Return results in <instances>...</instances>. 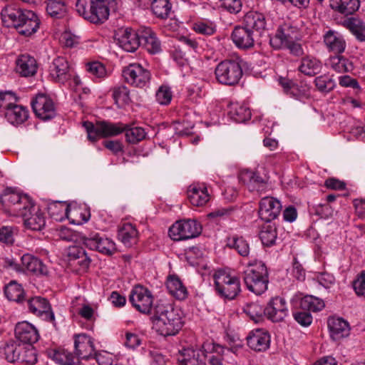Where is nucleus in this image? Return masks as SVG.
Returning <instances> with one entry per match:
<instances>
[{
  "instance_id": "obj_1",
  "label": "nucleus",
  "mask_w": 365,
  "mask_h": 365,
  "mask_svg": "<svg viewBox=\"0 0 365 365\" xmlns=\"http://www.w3.org/2000/svg\"><path fill=\"white\" fill-rule=\"evenodd\" d=\"M1 18L5 26L14 28L19 34L26 36L35 33L40 25V21L34 11L21 9L15 4L4 6L1 11Z\"/></svg>"
},
{
  "instance_id": "obj_2",
  "label": "nucleus",
  "mask_w": 365,
  "mask_h": 365,
  "mask_svg": "<svg viewBox=\"0 0 365 365\" xmlns=\"http://www.w3.org/2000/svg\"><path fill=\"white\" fill-rule=\"evenodd\" d=\"M153 327L160 335L173 336L183 325L182 313L170 304L158 302L153 307Z\"/></svg>"
},
{
  "instance_id": "obj_3",
  "label": "nucleus",
  "mask_w": 365,
  "mask_h": 365,
  "mask_svg": "<svg viewBox=\"0 0 365 365\" xmlns=\"http://www.w3.org/2000/svg\"><path fill=\"white\" fill-rule=\"evenodd\" d=\"M74 354L68 350L56 351L53 359L63 365H81V360H88L95 353L93 339L86 334L74 335Z\"/></svg>"
},
{
  "instance_id": "obj_4",
  "label": "nucleus",
  "mask_w": 365,
  "mask_h": 365,
  "mask_svg": "<svg viewBox=\"0 0 365 365\" xmlns=\"http://www.w3.org/2000/svg\"><path fill=\"white\" fill-rule=\"evenodd\" d=\"M114 0H76L75 9L84 20L95 25L105 23Z\"/></svg>"
},
{
  "instance_id": "obj_5",
  "label": "nucleus",
  "mask_w": 365,
  "mask_h": 365,
  "mask_svg": "<svg viewBox=\"0 0 365 365\" xmlns=\"http://www.w3.org/2000/svg\"><path fill=\"white\" fill-rule=\"evenodd\" d=\"M250 267L244 272L243 279L247 288L257 295L263 294L267 289L269 283V274L265 264L256 262L255 264H249Z\"/></svg>"
},
{
  "instance_id": "obj_6",
  "label": "nucleus",
  "mask_w": 365,
  "mask_h": 365,
  "mask_svg": "<svg viewBox=\"0 0 365 365\" xmlns=\"http://www.w3.org/2000/svg\"><path fill=\"white\" fill-rule=\"evenodd\" d=\"M1 202L5 212L19 216L24 210L31 207L32 200L27 195L19 192L11 187H7L1 195Z\"/></svg>"
},
{
  "instance_id": "obj_7",
  "label": "nucleus",
  "mask_w": 365,
  "mask_h": 365,
  "mask_svg": "<svg viewBox=\"0 0 365 365\" xmlns=\"http://www.w3.org/2000/svg\"><path fill=\"white\" fill-rule=\"evenodd\" d=\"M215 75L219 83L233 86L239 83L243 76V71L239 61L224 60L215 67Z\"/></svg>"
},
{
  "instance_id": "obj_8",
  "label": "nucleus",
  "mask_w": 365,
  "mask_h": 365,
  "mask_svg": "<svg viewBox=\"0 0 365 365\" xmlns=\"http://www.w3.org/2000/svg\"><path fill=\"white\" fill-rule=\"evenodd\" d=\"M83 127L88 133V138L92 142L96 141L99 137L116 136L123 133L125 129V125L123 123H112L106 120L97 121L96 124L86 121L83 123Z\"/></svg>"
},
{
  "instance_id": "obj_9",
  "label": "nucleus",
  "mask_w": 365,
  "mask_h": 365,
  "mask_svg": "<svg viewBox=\"0 0 365 365\" xmlns=\"http://www.w3.org/2000/svg\"><path fill=\"white\" fill-rule=\"evenodd\" d=\"M215 286L217 294L225 299H234L241 292L240 279L225 271L214 274Z\"/></svg>"
},
{
  "instance_id": "obj_10",
  "label": "nucleus",
  "mask_w": 365,
  "mask_h": 365,
  "mask_svg": "<svg viewBox=\"0 0 365 365\" xmlns=\"http://www.w3.org/2000/svg\"><path fill=\"white\" fill-rule=\"evenodd\" d=\"M202 232V226L195 220L177 221L169 229L171 239L175 241L185 240L197 237Z\"/></svg>"
},
{
  "instance_id": "obj_11",
  "label": "nucleus",
  "mask_w": 365,
  "mask_h": 365,
  "mask_svg": "<svg viewBox=\"0 0 365 365\" xmlns=\"http://www.w3.org/2000/svg\"><path fill=\"white\" fill-rule=\"evenodd\" d=\"M122 73L128 84L137 88L147 86L151 78L150 71L139 63H130L124 67Z\"/></svg>"
},
{
  "instance_id": "obj_12",
  "label": "nucleus",
  "mask_w": 365,
  "mask_h": 365,
  "mask_svg": "<svg viewBox=\"0 0 365 365\" xmlns=\"http://www.w3.org/2000/svg\"><path fill=\"white\" fill-rule=\"evenodd\" d=\"M129 302L138 312L143 314H150L153 307V296L146 287L137 285L130 293Z\"/></svg>"
},
{
  "instance_id": "obj_13",
  "label": "nucleus",
  "mask_w": 365,
  "mask_h": 365,
  "mask_svg": "<svg viewBox=\"0 0 365 365\" xmlns=\"http://www.w3.org/2000/svg\"><path fill=\"white\" fill-rule=\"evenodd\" d=\"M299 38L298 28L289 23H284L278 28L275 35L270 38L269 43L274 49H279L285 44L297 41Z\"/></svg>"
},
{
  "instance_id": "obj_14",
  "label": "nucleus",
  "mask_w": 365,
  "mask_h": 365,
  "mask_svg": "<svg viewBox=\"0 0 365 365\" xmlns=\"http://www.w3.org/2000/svg\"><path fill=\"white\" fill-rule=\"evenodd\" d=\"M31 105L36 115L43 120H51L56 115L52 99L46 94H37Z\"/></svg>"
},
{
  "instance_id": "obj_15",
  "label": "nucleus",
  "mask_w": 365,
  "mask_h": 365,
  "mask_svg": "<svg viewBox=\"0 0 365 365\" xmlns=\"http://www.w3.org/2000/svg\"><path fill=\"white\" fill-rule=\"evenodd\" d=\"M141 29L135 31L131 28L120 29L115 34L118 46L128 52H135L140 46Z\"/></svg>"
},
{
  "instance_id": "obj_16",
  "label": "nucleus",
  "mask_w": 365,
  "mask_h": 365,
  "mask_svg": "<svg viewBox=\"0 0 365 365\" xmlns=\"http://www.w3.org/2000/svg\"><path fill=\"white\" fill-rule=\"evenodd\" d=\"M67 261L73 272L82 273L87 271L91 259L81 247H70L67 252Z\"/></svg>"
},
{
  "instance_id": "obj_17",
  "label": "nucleus",
  "mask_w": 365,
  "mask_h": 365,
  "mask_svg": "<svg viewBox=\"0 0 365 365\" xmlns=\"http://www.w3.org/2000/svg\"><path fill=\"white\" fill-rule=\"evenodd\" d=\"M83 245L91 250L98 251L106 255H113L115 250V244L111 240L101 236L98 233L91 234L83 238Z\"/></svg>"
},
{
  "instance_id": "obj_18",
  "label": "nucleus",
  "mask_w": 365,
  "mask_h": 365,
  "mask_svg": "<svg viewBox=\"0 0 365 365\" xmlns=\"http://www.w3.org/2000/svg\"><path fill=\"white\" fill-rule=\"evenodd\" d=\"M19 216L23 217L25 227L29 230L40 231L46 225L43 212L33 202L31 203V207L24 210Z\"/></svg>"
},
{
  "instance_id": "obj_19",
  "label": "nucleus",
  "mask_w": 365,
  "mask_h": 365,
  "mask_svg": "<svg viewBox=\"0 0 365 365\" xmlns=\"http://www.w3.org/2000/svg\"><path fill=\"white\" fill-rule=\"evenodd\" d=\"M28 306L31 313L56 326L54 313L50 303L46 298L33 297L28 301Z\"/></svg>"
},
{
  "instance_id": "obj_20",
  "label": "nucleus",
  "mask_w": 365,
  "mask_h": 365,
  "mask_svg": "<svg viewBox=\"0 0 365 365\" xmlns=\"http://www.w3.org/2000/svg\"><path fill=\"white\" fill-rule=\"evenodd\" d=\"M282 210L280 202L272 197H263L259 204V216L261 220L269 222L276 219Z\"/></svg>"
},
{
  "instance_id": "obj_21",
  "label": "nucleus",
  "mask_w": 365,
  "mask_h": 365,
  "mask_svg": "<svg viewBox=\"0 0 365 365\" xmlns=\"http://www.w3.org/2000/svg\"><path fill=\"white\" fill-rule=\"evenodd\" d=\"M264 310L267 318L273 322L283 321L288 314L286 301L279 297L272 298Z\"/></svg>"
},
{
  "instance_id": "obj_22",
  "label": "nucleus",
  "mask_w": 365,
  "mask_h": 365,
  "mask_svg": "<svg viewBox=\"0 0 365 365\" xmlns=\"http://www.w3.org/2000/svg\"><path fill=\"white\" fill-rule=\"evenodd\" d=\"M256 36L255 34L243 25L236 26L231 34V38L234 44L242 50L253 48Z\"/></svg>"
},
{
  "instance_id": "obj_23",
  "label": "nucleus",
  "mask_w": 365,
  "mask_h": 365,
  "mask_svg": "<svg viewBox=\"0 0 365 365\" xmlns=\"http://www.w3.org/2000/svg\"><path fill=\"white\" fill-rule=\"evenodd\" d=\"M323 41L327 50L334 54H341L344 52L346 46L344 36L333 29H329L324 32Z\"/></svg>"
},
{
  "instance_id": "obj_24",
  "label": "nucleus",
  "mask_w": 365,
  "mask_h": 365,
  "mask_svg": "<svg viewBox=\"0 0 365 365\" xmlns=\"http://www.w3.org/2000/svg\"><path fill=\"white\" fill-rule=\"evenodd\" d=\"M242 25L255 35L260 36L266 29L267 22L263 14L251 11L245 15Z\"/></svg>"
},
{
  "instance_id": "obj_25",
  "label": "nucleus",
  "mask_w": 365,
  "mask_h": 365,
  "mask_svg": "<svg viewBox=\"0 0 365 365\" xmlns=\"http://www.w3.org/2000/svg\"><path fill=\"white\" fill-rule=\"evenodd\" d=\"M248 346L256 351H266L270 344L269 333L262 329L252 331L247 337Z\"/></svg>"
},
{
  "instance_id": "obj_26",
  "label": "nucleus",
  "mask_w": 365,
  "mask_h": 365,
  "mask_svg": "<svg viewBox=\"0 0 365 365\" xmlns=\"http://www.w3.org/2000/svg\"><path fill=\"white\" fill-rule=\"evenodd\" d=\"M22 272L28 271L37 276H46L48 274V269L38 257L30 255L24 254L21 257Z\"/></svg>"
},
{
  "instance_id": "obj_27",
  "label": "nucleus",
  "mask_w": 365,
  "mask_h": 365,
  "mask_svg": "<svg viewBox=\"0 0 365 365\" xmlns=\"http://www.w3.org/2000/svg\"><path fill=\"white\" fill-rule=\"evenodd\" d=\"M50 74L55 81L60 83H64L68 80L71 74L67 59L62 56L54 58L50 66Z\"/></svg>"
},
{
  "instance_id": "obj_28",
  "label": "nucleus",
  "mask_w": 365,
  "mask_h": 365,
  "mask_svg": "<svg viewBox=\"0 0 365 365\" xmlns=\"http://www.w3.org/2000/svg\"><path fill=\"white\" fill-rule=\"evenodd\" d=\"M16 338L24 344H31L38 340L39 334L36 329L31 324L23 322L15 327Z\"/></svg>"
},
{
  "instance_id": "obj_29",
  "label": "nucleus",
  "mask_w": 365,
  "mask_h": 365,
  "mask_svg": "<svg viewBox=\"0 0 365 365\" xmlns=\"http://www.w3.org/2000/svg\"><path fill=\"white\" fill-rule=\"evenodd\" d=\"M330 336L334 341H339L350 334L349 323L342 318L330 317L328 319Z\"/></svg>"
},
{
  "instance_id": "obj_30",
  "label": "nucleus",
  "mask_w": 365,
  "mask_h": 365,
  "mask_svg": "<svg viewBox=\"0 0 365 365\" xmlns=\"http://www.w3.org/2000/svg\"><path fill=\"white\" fill-rule=\"evenodd\" d=\"M179 365H206L205 356L201 350L184 349L178 354Z\"/></svg>"
},
{
  "instance_id": "obj_31",
  "label": "nucleus",
  "mask_w": 365,
  "mask_h": 365,
  "mask_svg": "<svg viewBox=\"0 0 365 365\" xmlns=\"http://www.w3.org/2000/svg\"><path fill=\"white\" fill-rule=\"evenodd\" d=\"M240 180L251 192H261L266 188L267 182L258 172L244 170L241 173Z\"/></svg>"
},
{
  "instance_id": "obj_32",
  "label": "nucleus",
  "mask_w": 365,
  "mask_h": 365,
  "mask_svg": "<svg viewBox=\"0 0 365 365\" xmlns=\"http://www.w3.org/2000/svg\"><path fill=\"white\" fill-rule=\"evenodd\" d=\"M16 71L21 76H34L37 71L36 59L29 54H21L16 60Z\"/></svg>"
},
{
  "instance_id": "obj_33",
  "label": "nucleus",
  "mask_w": 365,
  "mask_h": 365,
  "mask_svg": "<svg viewBox=\"0 0 365 365\" xmlns=\"http://www.w3.org/2000/svg\"><path fill=\"white\" fill-rule=\"evenodd\" d=\"M140 46L150 53L155 54L161 51V43L155 32L150 28H141Z\"/></svg>"
},
{
  "instance_id": "obj_34",
  "label": "nucleus",
  "mask_w": 365,
  "mask_h": 365,
  "mask_svg": "<svg viewBox=\"0 0 365 365\" xmlns=\"http://www.w3.org/2000/svg\"><path fill=\"white\" fill-rule=\"evenodd\" d=\"M24 346L14 340L5 342L0 347V355L9 363L19 361L20 354Z\"/></svg>"
},
{
  "instance_id": "obj_35",
  "label": "nucleus",
  "mask_w": 365,
  "mask_h": 365,
  "mask_svg": "<svg viewBox=\"0 0 365 365\" xmlns=\"http://www.w3.org/2000/svg\"><path fill=\"white\" fill-rule=\"evenodd\" d=\"M187 196L190 203L197 207L205 205L210 200L207 187L204 185H193L190 186L187 190Z\"/></svg>"
},
{
  "instance_id": "obj_36",
  "label": "nucleus",
  "mask_w": 365,
  "mask_h": 365,
  "mask_svg": "<svg viewBox=\"0 0 365 365\" xmlns=\"http://www.w3.org/2000/svg\"><path fill=\"white\" fill-rule=\"evenodd\" d=\"M322 68V62L317 58L311 56L302 57L298 66L299 71L308 76H314L319 73Z\"/></svg>"
},
{
  "instance_id": "obj_37",
  "label": "nucleus",
  "mask_w": 365,
  "mask_h": 365,
  "mask_svg": "<svg viewBox=\"0 0 365 365\" xmlns=\"http://www.w3.org/2000/svg\"><path fill=\"white\" fill-rule=\"evenodd\" d=\"M166 287L169 293L178 300H184L187 297V288L183 285L180 278L176 275L168 277Z\"/></svg>"
},
{
  "instance_id": "obj_38",
  "label": "nucleus",
  "mask_w": 365,
  "mask_h": 365,
  "mask_svg": "<svg viewBox=\"0 0 365 365\" xmlns=\"http://www.w3.org/2000/svg\"><path fill=\"white\" fill-rule=\"evenodd\" d=\"M5 118L12 125L24 123L28 118V110L23 106L14 103L5 110Z\"/></svg>"
},
{
  "instance_id": "obj_39",
  "label": "nucleus",
  "mask_w": 365,
  "mask_h": 365,
  "mask_svg": "<svg viewBox=\"0 0 365 365\" xmlns=\"http://www.w3.org/2000/svg\"><path fill=\"white\" fill-rule=\"evenodd\" d=\"M343 25L359 41H365V23L359 18L351 16L345 19Z\"/></svg>"
},
{
  "instance_id": "obj_40",
  "label": "nucleus",
  "mask_w": 365,
  "mask_h": 365,
  "mask_svg": "<svg viewBox=\"0 0 365 365\" xmlns=\"http://www.w3.org/2000/svg\"><path fill=\"white\" fill-rule=\"evenodd\" d=\"M138 232L130 223L123 224L118 230V237L126 247H130L137 242Z\"/></svg>"
},
{
  "instance_id": "obj_41",
  "label": "nucleus",
  "mask_w": 365,
  "mask_h": 365,
  "mask_svg": "<svg viewBox=\"0 0 365 365\" xmlns=\"http://www.w3.org/2000/svg\"><path fill=\"white\" fill-rule=\"evenodd\" d=\"M294 306L302 310H307L309 312H318L324 307V302L317 297L307 295L296 301Z\"/></svg>"
},
{
  "instance_id": "obj_42",
  "label": "nucleus",
  "mask_w": 365,
  "mask_h": 365,
  "mask_svg": "<svg viewBox=\"0 0 365 365\" xmlns=\"http://www.w3.org/2000/svg\"><path fill=\"white\" fill-rule=\"evenodd\" d=\"M125 129L123 133L128 143L136 145L146 138L147 132L143 128L131 124H125Z\"/></svg>"
},
{
  "instance_id": "obj_43",
  "label": "nucleus",
  "mask_w": 365,
  "mask_h": 365,
  "mask_svg": "<svg viewBox=\"0 0 365 365\" xmlns=\"http://www.w3.org/2000/svg\"><path fill=\"white\" fill-rule=\"evenodd\" d=\"M329 66L338 73H346L354 68L353 63L341 54H335L328 59Z\"/></svg>"
},
{
  "instance_id": "obj_44",
  "label": "nucleus",
  "mask_w": 365,
  "mask_h": 365,
  "mask_svg": "<svg viewBox=\"0 0 365 365\" xmlns=\"http://www.w3.org/2000/svg\"><path fill=\"white\" fill-rule=\"evenodd\" d=\"M259 238L265 247H271L276 244L277 229L274 224L264 225L259 232Z\"/></svg>"
},
{
  "instance_id": "obj_45",
  "label": "nucleus",
  "mask_w": 365,
  "mask_h": 365,
  "mask_svg": "<svg viewBox=\"0 0 365 365\" xmlns=\"http://www.w3.org/2000/svg\"><path fill=\"white\" fill-rule=\"evenodd\" d=\"M70 206L66 202H52L48 205V212L51 217L56 220H61L64 217H68Z\"/></svg>"
},
{
  "instance_id": "obj_46",
  "label": "nucleus",
  "mask_w": 365,
  "mask_h": 365,
  "mask_svg": "<svg viewBox=\"0 0 365 365\" xmlns=\"http://www.w3.org/2000/svg\"><path fill=\"white\" fill-rule=\"evenodd\" d=\"M227 246L235 249L242 257H247L250 254V245L242 237L237 235L229 237L227 240Z\"/></svg>"
},
{
  "instance_id": "obj_47",
  "label": "nucleus",
  "mask_w": 365,
  "mask_h": 365,
  "mask_svg": "<svg viewBox=\"0 0 365 365\" xmlns=\"http://www.w3.org/2000/svg\"><path fill=\"white\" fill-rule=\"evenodd\" d=\"M4 294L9 301L21 302L24 299V289L15 281H11L5 287Z\"/></svg>"
},
{
  "instance_id": "obj_48",
  "label": "nucleus",
  "mask_w": 365,
  "mask_h": 365,
  "mask_svg": "<svg viewBox=\"0 0 365 365\" xmlns=\"http://www.w3.org/2000/svg\"><path fill=\"white\" fill-rule=\"evenodd\" d=\"M202 353L205 354V358L207 357V354L212 355L216 354H227L228 352L236 353L237 351V347L227 348L224 347L218 344L214 343L212 341H206L202 346Z\"/></svg>"
},
{
  "instance_id": "obj_49",
  "label": "nucleus",
  "mask_w": 365,
  "mask_h": 365,
  "mask_svg": "<svg viewBox=\"0 0 365 365\" xmlns=\"http://www.w3.org/2000/svg\"><path fill=\"white\" fill-rule=\"evenodd\" d=\"M230 118L237 123H244L251 118L250 108L244 105H232L229 112Z\"/></svg>"
},
{
  "instance_id": "obj_50",
  "label": "nucleus",
  "mask_w": 365,
  "mask_h": 365,
  "mask_svg": "<svg viewBox=\"0 0 365 365\" xmlns=\"http://www.w3.org/2000/svg\"><path fill=\"white\" fill-rule=\"evenodd\" d=\"M242 310L244 313L255 322L261 321L263 316H265L264 308L257 302L247 303L243 307Z\"/></svg>"
},
{
  "instance_id": "obj_51",
  "label": "nucleus",
  "mask_w": 365,
  "mask_h": 365,
  "mask_svg": "<svg viewBox=\"0 0 365 365\" xmlns=\"http://www.w3.org/2000/svg\"><path fill=\"white\" fill-rule=\"evenodd\" d=\"M152 11L160 19H166L169 16L172 4L169 0H153L152 2Z\"/></svg>"
},
{
  "instance_id": "obj_52",
  "label": "nucleus",
  "mask_w": 365,
  "mask_h": 365,
  "mask_svg": "<svg viewBox=\"0 0 365 365\" xmlns=\"http://www.w3.org/2000/svg\"><path fill=\"white\" fill-rule=\"evenodd\" d=\"M47 13L52 17L60 19L67 12V6L62 1L50 0L46 6Z\"/></svg>"
},
{
  "instance_id": "obj_53",
  "label": "nucleus",
  "mask_w": 365,
  "mask_h": 365,
  "mask_svg": "<svg viewBox=\"0 0 365 365\" xmlns=\"http://www.w3.org/2000/svg\"><path fill=\"white\" fill-rule=\"evenodd\" d=\"M359 6V0H339L336 8L339 12L348 16L356 11Z\"/></svg>"
},
{
  "instance_id": "obj_54",
  "label": "nucleus",
  "mask_w": 365,
  "mask_h": 365,
  "mask_svg": "<svg viewBox=\"0 0 365 365\" xmlns=\"http://www.w3.org/2000/svg\"><path fill=\"white\" fill-rule=\"evenodd\" d=\"M314 84L317 88L322 93H329L336 86L335 81L326 75L317 77L314 79Z\"/></svg>"
},
{
  "instance_id": "obj_55",
  "label": "nucleus",
  "mask_w": 365,
  "mask_h": 365,
  "mask_svg": "<svg viewBox=\"0 0 365 365\" xmlns=\"http://www.w3.org/2000/svg\"><path fill=\"white\" fill-rule=\"evenodd\" d=\"M86 67V71L95 78H103L107 76L105 66L99 61L88 62Z\"/></svg>"
},
{
  "instance_id": "obj_56",
  "label": "nucleus",
  "mask_w": 365,
  "mask_h": 365,
  "mask_svg": "<svg viewBox=\"0 0 365 365\" xmlns=\"http://www.w3.org/2000/svg\"><path fill=\"white\" fill-rule=\"evenodd\" d=\"M237 210L236 206L228 205L218 207L207 215L210 218L226 219L231 217Z\"/></svg>"
},
{
  "instance_id": "obj_57",
  "label": "nucleus",
  "mask_w": 365,
  "mask_h": 365,
  "mask_svg": "<svg viewBox=\"0 0 365 365\" xmlns=\"http://www.w3.org/2000/svg\"><path fill=\"white\" fill-rule=\"evenodd\" d=\"M113 97L117 105L128 103L130 101L129 90L124 86L114 88L113 91Z\"/></svg>"
},
{
  "instance_id": "obj_58",
  "label": "nucleus",
  "mask_w": 365,
  "mask_h": 365,
  "mask_svg": "<svg viewBox=\"0 0 365 365\" xmlns=\"http://www.w3.org/2000/svg\"><path fill=\"white\" fill-rule=\"evenodd\" d=\"M289 96L297 100H302L304 98H307L309 96V87L307 84H298L295 83Z\"/></svg>"
},
{
  "instance_id": "obj_59",
  "label": "nucleus",
  "mask_w": 365,
  "mask_h": 365,
  "mask_svg": "<svg viewBox=\"0 0 365 365\" xmlns=\"http://www.w3.org/2000/svg\"><path fill=\"white\" fill-rule=\"evenodd\" d=\"M156 101L161 105H168L172 99L170 88L166 86H161L156 91Z\"/></svg>"
},
{
  "instance_id": "obj_60",
  "label": "nucleus",
  "mask_w": 365,
  "mask_h": 365,
  "mask_svg": "<svg viewBox=\"0 0 365 365\" xmlns=\"http://www.w3.org/2000/svg\"><path fill=\"white\" fill-rule=\"evenodd\" d=\"M19 361L26 363L29 364H36L37 362V356L34 347H24V349L20 354Z\"/></svg>"
},
{
  "instance_id": "obj_61",
  "label": "nucleus",
  "mask_w": 365,
  "mask_h": 365,
  "mask_svg": "<svg viewBox=\"0 0 365 365\" xmlns=\"http://www.w3.org/2000/svg\"><path fill=\"white\" fill-rule=\"evenodd\" d=\"M221 7L231 14H237L242 9L241 0H219Z\"/></svg>"
},
{
  "instance_id": "obj_62",
  "label": "nucleus",
  "mask_w": 365,
  "mask_h": 365,
  "mask_svg": "<svg viewBox=\"0 0 365 365\" xmlns=\"http://www.w3.org/2000/svg\"><path fill=\"white\" fill-rule=\"evenodd\" d=\"M293 317L303 327H307L312 322V317L307 310L296 311L293 313Z\"/></svg>"
},
{
  "instance_id": "obj_63",
  "label": "nucleus",
  "mask_w": 365,
  "mask_h": 365,
  "mask_svg": "<svg viewBox=\"0 0 365 365\" xmlns=\"http://www.w3.org/2000/svg\"><path fill=\"white\" fill-rule=\"evenodd\" d=\"M16 100L15 93L11 91L0 92V108H4L6 110L9 107L15 103Z\"/></svg>"
},
{
  "instance_id": "obj_64",
  "label": "nucleus",
  "mask_w": 365,
  "mask_h": 365,
  "mask_svg": "<svg viewBox=\"0 0 365 365\" xmlns=\"http://www.w3.org/2000/svg\"><path fill=\"white\" fill-rule=\"evenodd\" d=\"M353 287L357 295L365 297V270L354 281Z\"/></svg>"
}]
</instances>
